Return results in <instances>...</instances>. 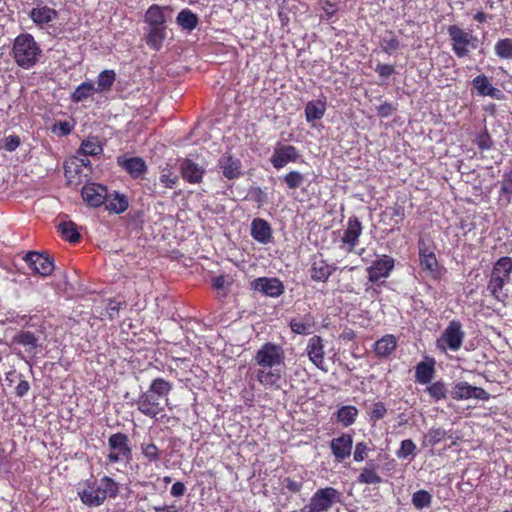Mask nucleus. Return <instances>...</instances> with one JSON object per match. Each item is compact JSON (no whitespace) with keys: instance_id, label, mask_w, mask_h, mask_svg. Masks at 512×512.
<instances>
[{"instance_id":"f257e3e1","label":"nucleus","mask_w":512,"mask_h":512,"mask_svg":"<svg viewBox=\"0 0 512 512\" xmlns=\"http://www.w3.org/2000/svg\"><path fill=\"white\" fill-rule=\"evenodd\" d=\"M173 384L164 378H154L147 391L136 400L137 409L147 417L155 418L170 405L169 394Z\"/></svg>"},{"instance_id":"f03ea898","label":"nucleus","mask_w":512,"mask_h":512,"mask_svg":"<svg viewBox=\"0 0 512 512\" xmlns=\"http://www.w3.org/2000/svg\"><path fill=\"white\" fill-rule=\"evenodd\" d=\"M40 48L30 34H20L13 45L14 58L17 64H33L38 60Z\"/></svg>"},{"instance_id":"7ed1b4c3","label":"nucleus","mask_w":512,"mask_h":512,"mask_svg":"<svg viewBox=\"0 0 512 512\" xmlns=\"http://www.w3.org/2000/svg\"><path fill=\"white\" fill-rule=\"evenodd\" d=\"M448 34L452 41L453 51L458 57L466 56L479 46V39L473 35L472 31H466L457 25L449 26Z\"/></svg>"},{"instance_id":"20e7f679","label":"nucleus","mask_w":512,"mask_h":512,"mask_svg":"<svg viewBox=\"0 0 512 512\" xmlns=\"http://www.w3.org/2000/svg\"><path fill=\"white\" fill-rule=\"evenodd\" d=\"M341 494L333 487L318 489L303 507L304 512H328L332 506L340 502Z\"/></svg>"},{"instance_id":"39448f33","label":"nucleus","mask_w":512,"mask_h":512,"mask_svg":"<svg viewBox=\"0 0 512 512\" xmlns=\"http://www.w3.org/2000/svg\"><path fill=\"white\" fill-rule=\"evenodd\" d=\"M108 447L110 452L107 455L109 464L120 461H130L132 458V449L130 447L129 438L126 434L117 432L108 438Z\"/></svg>"},{"instance_id":"423d86ee","label":"nucleus","mask_w":512,"mask_h":512,"mask_svg":"<svg viewBox=\"0 0 512 512\" xmlns=\"http://www.w3.org/2000/svg\"><path fill=\"white\" fill-rule=\"evenodd\" d=\"M464 337L465 332L462 329L461 323L453 320L437 339L436 346L441 351L450 350L456 352L461 348Z\"/></svg>"},{"instance_id":"0eeeda50","label":"nucleus","mask_w":512,"mask_h":512,"mask_svg":"<svg viewBox=\"0 0 512 512\" xmlns=\"http://www.w3.org/2000/svg\"><path fill=\"white\" fill-rule=\"evenodd\" d=\"M255 362L261 368H281L284 366L285 353L281 346L273 343H265L257 351Z\"/></svg>"},{"instance_id":"6e6552de","label":"nucleus","mask_w":512,"mask_h":512,"mask_svg":"<svg viewBox=\"0 0 512 512\" xmlns=\"http://www.w3.org/2000/svg\"><path fill=\"white\" fill-rule=\"evenodd\" d=\"M451 397L457 401L470 399L488 401L490 394L481 387L472 386L465 381H458L452 387Z\"/></svg>"},{"instance_id":"1a4fd4ad","label":"nucleus","mask_w":512,"mask_h":512,"mask_svg":"<svg viewBox=\"0 0 512 512\" xmlns=\"http://www.w3.org/2000/svg\"><path fill=\"white\" fill-rule=\"evenodd\" d=\"M362 233L361 222L356 217L349 218L347 228L341 237L340 248L346 253L353 251Z\"/></svg>"},{"instance_id":"9d476101","label":"nucleus","mask_w":512,"mask_h":512,"mask_svg":"<svg viewBox=\"0 0 512 512\" xmlns=\"http://www.w3.org/2000/svg\"><path fill=\"white\" fill-rule=\"evenodd\" d=\"M24 260L31 269L41 276H49L55 268L52 258L38 252L27 253Z\"/></svg>"},{"instance_id":"9b49d317","label":"nucleus","mask_w":512,"mask_h":512,"mask_svg":"<svg viewBox=\"0 0 512 512\" xmlns=\"http://www.w3.org/2000/svg\"><path fill=\"white\" fill-rule=\"evenodd\" d=\"M81 195L90 207L97 208L104 204L107 198V188L96 183L86 184L81 190Z\"/></svg>"},{"instance_id":"f8f14e48","label":"nucleus","mask_w":512,"mask_h":512,"mask_svg":"<svg viewBox=\"0 0 512 512\" xmlns=\"http://www.w3.org/2000/svg\"><path fill=\"white\" fill-rule=\"evenodd\" d=\"M255 291L269 297H279L284 292V285L278 278L260 277L251 283Z\"/></svg>"},{"instance_id":"ddd939ff","label":"nucleus","mask_w":512,"mask_h":512,"mask_svg":"<svg viewBox=\"0 0 512 512\" xmlns=\"http://www.w3.org/2000/svg\"><path fill=\"white\" fill-rule=\"evenodd\" d=\"M353 438L350 434L343 433L333 438L330 442V448L333 456L339 462L349 458L352 452Z\"/></svg>"},{"instance_id":"4468645a","label":"nucleus","mask_w":512,"mask_h":512,"mask_svg":"<svg viewBox=\"0 0 512 512\" xmlns=\"http://www.w3.org/2000/svg\"><path fill=\"white\" fill-rule=\"evenodd\" d=\"M300 157L297 149L292 145H283L275 149L270 162L275 169H281L289 162H296Z\"/></svg>"},{"instance_id":"2eb2a0df","label":"nucleus","mask_w":512,"mask_h":512,"mask_svg":"<svg viewBox=\"0 0 512 512\" xmlns=\"http://www.w3.org/2000/svg\"><path fill=\"white\" fill-rule=\"evenodd\" d=\"M393 268L394 259L390 256L383 255L375 260L368 268L369 280L371 282H377L381 278H386L389 276Z\"/></svg>"},{"instance_id":"dca6fc26","label":"nucleus","mask_w":512,"mask_h":512,"mask_svg":"<svg viewBox=\"0 0 512 512\" xmlns=\"http://www.w3.org/2000/svg\"><path fill=\"white\" fill-rule=\"evenodd\" d=\"M251 237L258 243L266 245L272 241V227L263 218H255L251 222Z\"/></svg>"},{"instance_id":"f3484780","label":"nucleus","mask_w":512,"mask_h":512,"mask_svg":"<svg viewBox=\"0 0 512 512\" xmlns=\"http://www.w3.org/2000/svg\"><path fill=\"white\" fill-rule=\"evenodd\" d=\"M306 352L311 362L319 369L325 370L324 368V345L323 340L320 336H313L309 339Z\"/></svg>"},{"instance_id":"a211bd4d","label":"nucleus","mask_w":512,"mask_h":512,"mask_svg":"<svg viewBox=\"0 0 512 512\" xmlns=\"http://www.w3.org/2000/svg\"><path fill=\"white\" fill-rule=\"evenodd\" d=\"M335 271V267L330 265L322 257H314L311 264V278L317 282H326Z\"/></svg>"},{"instance_id":"6ab92c4d","label":"nucleus","mask_w":512,"mask_h":512,"mask_svg":"<svg viewBox=\"0 0 512 512\" xmlns=\"http://www.w3.org/2000/svg\"><path fill=\"white\" fill-rule=\"evenodd\" d=\"M167 36V26H147L145 28L146 44L158 51L162 48Z\"/></svg>"},{"instance_id":"aec40b11","label":"nucleus","mask_w":512,"mask_h":512,"mask_svg":"<svg viewBox=\"0 0 512 512\" xmlns=\"http://www.w3.org/2000/svg\"><path fill=\"white\" fill-rule=\"evenodd\" d=\"M180 170L183 179L193 184L200 183L205 172V170L201 166L194 163L190 159H185L181 163Z\"/></svg>"},{"instance_id":"412c9836","label":"nucleus","mask_w":512,"mask_h":512,"mask_svg":"<svg viewBox=\"0 0 512 512\" xmlns=\"http://www.w3.org/2000/svg\"><path fill=\"white\" fill-rule=\"evenodd\" d=\"M281 378V368H261L257 372V380L266 388L278 389Z\"/></svg>"},{"instance_id":"4be33fe9","label":"nucleus","mask_w":512,"mask_h":512,"mask_svg":"<svg viewBox=\"0 0 512 512\" xmlns=\"http://www.w3.org/2000/svg\"><path fill=\"white\" fill-rule=\"evenodd\" d=\"M315 327V319L312 315L306 314L291 319L290 328L291 330L300 335L311 334Z\"/></svg>"},{"instance_id":"5701e85b","label":"nucleus","mask_w":512,"mask_h":512,"mask_svg":"<svg viewBox=\"0 0 512 512\" xmlns=\"http://www.w3.org/2000/svg\"><path fill=\"white\" fill-rule=\"evenodd\" d=\"M219 167L223 175L228 179H235L241 173V163L230 155H223L219 159Z\"/></svg>"},{"instance_id":"b1692460","label":"nucleus","mask_w":512,"mask_h":512,"mask_svg":"<svg viewBox=\"0 0 512 512\" xmlns=\"http://www.w3.org/2000/svg\"><path fill=\"white\" fill-rule=\"evenodd\" d=\"M165 10L166 7L157 4L151 5L145 12L144 22L147 26H166Z\"/></svg>"},{"instance_id":"393cba45","label":"nucleus","mask_w":512,"mask_h":512,"mask_svg":"<svg viewBox=\"0 0 512 512\" xmlns=\"http://www.w3.org/2000/svg\"><path fill=\"white\" fill-rule=\"evenodd\" d=\"M358 483L376 485L382 482V477L377 473L374 461L368 462L360 471L357 478Z\"/></svg>"},{"instance_id":"a878e982","label":"nucleus","mask_w":512,"mask_h":512,"mask_svg":"<svg viewBox=\"0 0 512 512\" xmlns=\"http://www.w3.org/2000/svg\"><path fill=\"white\" fill-rule=\"evenodd\" d=\"M79 496L81 501L91 507H97L103 504L104 499L101 496L97 485L94 483L92 485H88L85 489L79 492Z\"/></svg>"},{"instance_id":"bb28decb","label":"nucleus","mask_w":512,"mask_h":512,"mask_svg":"<svg viewBox=\"0 0 512 512\" xmlns=\"http://www.w3.org/2000/svg\"><path fill=\"white\" fill-rule=\"evenodd\" d=\"M118 164L122 166L133 178L140 177L146 171V164L139 157L129 159H118Z\"/></svg>"},{"instance_id":"cd10ccee","label":"nucleus","mask_w":512,"mask_h":512,"mask_svg":"<svg viewBox=\"0 0 512 512\" xmlns=\"http://www.w3.org/2000/svg\"><path fill=\"white\" fill-rule=\"evenodd\" d=\"M176 23L181 27L182 30L191 32L197 27L199 18L190 9L185 8L177 14Z\"/></svg>"},{"instance_id":"c85d7f7f","label":"nucleus","mask_w":512,"mask_h":512,"mask_svg":"<svg viewBox=\"0 0 512 512\" xmlns=\"http://www.w3.org/2000/svg\"><path fill=\"white\" fill-rule=\"evenodd\" d=\"M397 347L395 336L388 334L375 342L374 351L378 357H386L390 355Z\"/></svg>"},{"instance_id":"c756f323","label":"nucleus","mask_w":512,"mask_h":512,"mask_svg":"<svg viewBox=\"0 0 512 512\" xmlns=\"http://www.w3.org/2000/svg\"><path fill=\"white\" fill-rule=\"evenodd\" d=\"M106 210L110 212H114L116 214H121L128 208V200L127 197L123 194L114 193L113 195H108L104 202Z\"/></svg>"},{"instance_id":"7c9ffc66","label":"nucleus","mask_w":512,"mask_h":512,"mask_svg":"<svg viewBox=\"0 0 512 512\" xmlns=\"http://www.w3.org/2000/svg\"><path fill=\"white\" fill-rule=\"evenodd\" d=\"M30 16L36 24L44 25L53 21L57 17V12L47 6H38L31 10Z\"/></svg>"},{"instance_id":"2f4dec72","label":"nucleus","mask_w":512,"mask_h":512,"mask_svg":"<svg viewBox=\"0 0 512 512\" xmlns=\"http://www.w3.org/2000/svg\"><path fill=\"white\" fill-rule=\"evenodd\" d=\"M419 250L421 267L432 274L436 273L438 269V261L433 250L428 247H423L422 245H420Z\"/></svg>"},{"instance_id":"473e14b6","label":"nucleus","mask_w":512,"mask_h":512,"mask_svg":"<svg viewBox=\"0 0 512 512\" xmlns=\"http://www.w3.org/2000/svg\"><path fill=\"white\" fill-rule=\"evenodd\" d=\"M12 342L24 346L28 353H35L38 347V338L30 331L19 332L12 338Z\"/></svg>"},{"instance_id":"72a5a7b5","label":"nucleus","mask_w":512,"mask_h":512,"mask_svg":"<svg viewBox=\"0 0 512 512\" xmlns=\"http://www.w3.org/2000/svg\"><path fill=\"white\" fill-rule=\"evenodd\" d=\"M450 431L441 427H431L424 435L423 446H435L445 438H451Z\"/></svg>"},{"instance_id":"f704fd0d","label":"nucleus","mask_w":512,"mask_h":512,"mask_svg":"<svg viewBox=\"0 0 512 512\" xmlns=\"http://www.w3.org/2000/svg\"><path fill=\"white\" fill-rule=\"evenodd\" d=\"M508 278L502 275L491 274V278L488 284V290L491 295L498 301H504L506 294L503 292V286Z\"/></svg>"},{"instance_id":"c9c22d12","label":"nucleus","mask_w":512,"mask_h":512,"mask_svg":"<svg viewBox=\"0 0 512 512\" xmlns=\"http://www.w3.org/2000/svg\"><path fill=\"white\" fill-rule=\"evenodd\" d=\"M58 229L62 236L71 243H76L81 238L77 225L70 220L61 221L58 225Z\"/></svg>"},{"instance_id":"e433bc0d","label":"nucleus","mask_w":512,"mask_h":512,"mask_svg":"<svg viewBox=\"0 0 512 512\" xmlns=\"http://www.w3.org/2000/svg\"><path fill=\"white\" fill-rule=\"evenodd\" d=\"M326 110L325 102L320 100L310 101L305 106V116L308 122L320 119L323 117Z\"/></svg>"},{"instance_id":"4c0bfd02","label":"nucleus","mask_w":512,"mask_h":512,"mask_svg":"<svg viewBox=\"0 0 512 512\" xmlns=\"http://www.w3.org/2000/svg\"><path fill=\"white\" fill-rule=\"evenodd\" d=\"M104 501L107 497H115L118 492V484L110 477L105 476L95 483Z\"/></svg>"},{"instance_id":"58836bf2","label":"nucleus","mask_w":512,"mask_h":512,"mask_svg":"<svg viewBox=\"0 0 512 512\" xmlns=\"http://www.w3.org/2000/svg\"><path fill=\"white\" fill-rule=\"evenodd\" d=\"M358 415V410L354 406H343L337 411V420L344 427L352 425Z\"/></svg>"},{"instance_id":"ea45409f","label":"nucleus","mask_w":512,"mask_h":512,"mask_svg":"<svg viewBox=\"0 0 512 512\" xmlns=\"http://www.w3.org/2000/svg\"><path fill=\"white\" fill-rule=\"evenodd\" d=\"M434 374V367L426 362H420L416 366L415 378L418 383L427 384L429 383Z\"/></svg>"},{"instance_id":"a19ab883","label":"nucleus","mask_w":512,"mask_h":512,"mask_svg":"<svg viewBox=\"0 0 512 512\" xmlns=\"http://www.w3.org/2000/svg\"><path fill=\"white\" fill-rule=\"evenodd\" d=\"M495 54L502 60L512 59V39H500L494 46Z\"/></svg>"},{"instance_id":"79ce46f5","label":"nucleus","mask_w":512,"mask_h":512,"mask_svg":"<svg viewBox=\"0 0 512 512\" xmlns=\"http://www.w3.org/2000/svg\"><path fill=\"white\" fill-rule=\"evenodd\" d=\"M432 502L431 494L426 490H419L412 496V504L416 509H424L430 507Z\"/></svg>"},{"instance_id":"37998d69","label":"nucleus","mask_w":512,"mask_h":512,"mask_svg":"<svg viewBox=\"0 0 512 512\" xmlns=\"http://www.w3.org/2000/svg\"><path fill=\"white\" fill-rule=\"evenodd\" d=\"M473 83L481 95L494 97L499 92V90L494 88L485 77L478 76L473 80Z\"/></svg>"},{"instance_id":"c03bdc74","label":"nucleus","mask_w":512,"mask_h":512,"mask_svg":"<svg viewBox=\"0 0 512 512\" xmlns=\"http://www.w3.org/2000/svg\"><path fill=\"white\" fill-rule=\"evenodd\" d=\"M417 446L411 439H405L401 442L400 448L396 451V456L399 459H407L414 457L416 454Z\"/></svg>"},{"instance_id":"a18cd8bd","label":"nucleus","mask_w":512,"mask_h":512,"mask_svg":"<svg viewBox=\"0 0 512 512\" xmlns=\"http://www.w3.org/2000/svg\"><path fill=\"white\" fill-rule=\"evenodd\" d=\"M115 73L113 70H104L99 74L98 77V87L96 91H106L109 90L114 83Z\"/></svg>"},{"instance_id":"49530a36","label":"nucleus","mask_w":512,"mask_h":512,"mask_svg":"<svg viewBox=\"0 0 512 512\" xmlns=\"http://www.w3.org/2000/svg\"><path fill=\"white\" fill-rule=\"evenodd\" d=\"M512 271V259L509 257L500 258L494 265L492 273L496 275H502L509 279V275Z\"/></svg>"},{"instance_id":"de8ad7c7","label":"nucleus","mask_w":512,"mask_h":512,"mask_svg":"<svg viewBox=\"0 0 512 512\" xmlns=\"http://www.w3.org/2000/svg\"><path fill=\"white\" fill-rule=\"evenodd\" d=\"M85 156H96L102 152V147L95 139H87L82 142L80 150Z\"/></svg>"},{"instance_id":"09e8293b","label":"nucleus","mask_w":512,"mask_h":512,"mask_svg":"<svg viewBox=\"0 0 512 512\" xmlns=\"http://www.w3.org/2000/svg\"><path fill=\"white\" fill-rule=\"evenodd\" d=\"M94 91H96V88L92 83H82L75 89L72 98L75 102H80L91 96Z\"/></svg>"},{"instance_id":"8fccbe9b","label":"nucleus","mask_w":512,"mask_h":512,"mask_svg":"<svg viewBox=\"0 0 512 512\" xmlns=\"http://www.w3.org/2000/svg\"><path fill=\"white\" fill-rule=\"evenodd\" d=\"M141 453L149 462H157L160 460V450L154 443H142L140 446Z\"/></svg>"},{"instance_id":"3c124183","label":"nucleus","mask_w":512,"mask_h":512,"mask_svg":"<svg viewBox=\"0 0 512 512\" xmlns=\"http://www.w3.org/2000/svg\"><path fill=\"white\" fill-rule=\"evenodd\" d=\"M160 182L166 188H172L178 182V175L172 171V169L168 166L164 167L161 170L160 174Z\"/></svg>"},{"instance_id":"603ef678","label":"nucleus","mask_w":512,"mask_h":512,"mask_svg":"<svg viewBox=\"0 0 512 512\" xmlns=\"http://www.w3.org/2000/svg\"><path fill=\"white\" fill-rule=\"evenodd\" d=\"M426 391L435 401L446 398V388L442 382H435L431 384L427 387Z\"/></svg>"},{"instance_id":"864d4df0","label":"nucleus","mask_w":512,"mask_h":512,"mask_svg":"<svg viewBox=\"0 0 512 512\" xmlns=\"http://www.w3.org/2000/svg\"><path fill=\"white\" fill-rule=\"evenodd\" d=\"M304 181V176L299 171H291L284 176V182L290 189L298 188Z\"/></svg>"},{"instance_id":"5fc2aeb1","label":"nucleus","mask_w":512,"mask_h":512,"mask_svg":"<svg viewBox=\"0 0 512 512\" xmlns=\"http://www.w3.org/2000/svg\"><path fill=\"white\" fill-rule=\"evenodd\" d=\"M370 451V447L365 442H358L355 446V450L353 453V458L355 462H362L364 461L368 453Z\"/></svg>"},{"instance_id":"6e6d98bb","label":"nucleus","mask_w":512,"mask_h":512,"mask_svg":"<svg viewBox=\"0 0 512 512\" xmlns=\"http://www.w3.org/2000/svg\"><path fill=\"white\" fill-rule=\"evenodd\" d=\"M500 192L512 196V168L502 175Z\"/></svg>"},{"instance_id":"4d7b16f0","label":"nucleus","mask_w":512,"mask_h":512,"mask_svg":"<svg viewBox=\"0 0 512 512\" xmlns=\"http://www.w3.org/2000/svg\"><path fill=\"white\" fill-rule=\"evenodd\" d=\"M19 145L20 138L16 135H10L0 142V147L9 152L16 150L19 147Z\"/></svg>"},{"instance_id":"13d9d810","label":"nucleus","mask_w":512,"mask_h":512,"mask_svg":"<svg viewBox=\"0 0 512 512\" xmlns=\"http://www.w3.org/2000/svg\"><path fill=\"white\" fill-rule=\"evenodd\" d=\"M387 412V409L385 405L382 402H377L373 404L371 412H370V418L373 421H378L382 419Z\"/></svg>"},{"instance_id":"bf43d9fd","label":"nucleus","mask_w":512,"mask_h":512,"mask_svg":"<svg viewBox=\"0 0 512 512\" xmlns=\"http://www.w3.org/2000/svg\"><path fill=\"white\" fill-rule=\"evenodd\" d=\"M377 113L382 118H387L393 114V112L396 111V106H394L392 103L385 102L381 105H379L377 108Z\"/></svg>"},{"instance_id":"052dcab7","label":"nucleus","mask_w":512,"mask_h":512,"mask_svg":"<svg viewBox=\"0 0 512 512\" xmlns=\"http://www.w3.org/2000/svg\"><path fill=\"white\" fill-rule=\"evenodd\" d=\"M283 484L292 493L300 492L303 487V483L301 481H296L291 478H285Z\"/></svg>"},{"instance_id":"680f3d73","label":"nucleus","mask_w":512,"mask_h":512,"mask_svg":"<svg viewBox=\"0 0 512 512\" xmlns=\"http://www.w3.org/2000/svg\"><path fill=\"white\" fill-rule=\"evenodd\" d=\"M477 145L482 150H487L491 147L492 141L488 134H482L477 138Z\"/></svg>"},{"instance_id":"e2e57ef3","label":"nucleus","mask_w":512,"mask_h":512,"mask_svg":"<svg viewBox=\"0 0 512 512\" xmlns=\"http://www.w3.org/2000/svg\"><path fill=\"white\" fill-rule=\"evenodd\" d=\"M390 215L392 218H395V224H399L404 219L405 216L404 208L401 206H394L393 208H391Z\"/></svg>"},{"instance_id":"0e129e2a","label":"nucleus","mask_w":512,"mask_h":512,"mask_svg":"<svg viewBox=\"0 0 512 512\" xmlns=\"http://www.w3.org/2000/svg\"><path fill=\"white\" fill-rule=\"evenodd\" d=\"M30 389V385L28 383V381L26 380H22L18 383V385L16 386L15 388V392H16V395L19 396V397H23L24 395L27 394V392L29 391Z\"/></svg>"},{"instance_id":"69168bd1","label":"nucleus","mask_w":512,"mask_h":512,"mask_svg":"<svg viewBox=\"0 0 512 512\" xmlns=\"http://www.w3.org/2000/svg\"><path fill=\"white\" fill-rule=\"evenodd\" d=\"M186 488L182 482H176L171 488V494L174 497H181L184 495Z\"/></svg>"},{"instance_id":"338daca9","label":"nucleus","mask_w":512,"mask_h":512,"mask_svg":"<svg viewBox=\"0 0 512 512\" xmlns=\"http://www.w3.org/2000/svg\"><path fill=\"white\" fill-rule=\"evenodd\" d=\"M253 193V197L259 205H263L266 202L267 195L262 191L261 188H255Z\"/></svg>"},{"instance_id":"774afa93","label":"nucleus","mask_w":512,"mask_h":512,"mask_svg":"<svg viewBox=\"0 0 512 512\" xmlns=\"http://www.w3.org/2000/svg\"><path fill=\"white\" fill-rule=\"evenodd\" d=\"M155 512H179L174 505L170 506H156L154 507Z\"/></svg>"}]
</instances>
